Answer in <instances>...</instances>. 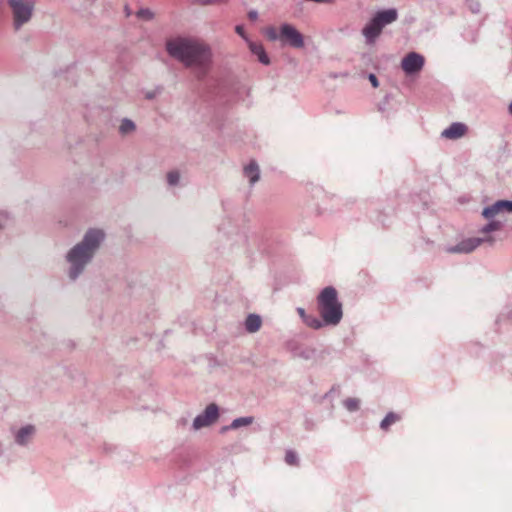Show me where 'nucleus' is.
Segmentation results:
<instances>
[{
  "label": "nucleus",
  "mask_w": 512,
  "mask_h": 512,
  "mask_svg": "<svg viewBox=\"0 0 512 512\" xmlns=\"http://www.w3.org/2000/svg\"><path fill=\"white\" fill-rule=\"evenodd\" d=\"M105 240V233L101 229L90 228L83 235L81 241L73 245L65 254L67 264L66 275L71 282H75L92 263Z\"/></svg>",
  "instance_id": "nucleus-1"
},
{
  "label": "nucleus",
  "mask_w": 512,
  "mask_h": 512,
  "mask_svg": "<svg viewBox=\"0 0 512 512\" xmlns=\"http://www.w3.org/2000/svg\"><path fill=\"white\" fill-rule=\"evenodd\" d=\"M167 53L187 67H196L204 74L209 67L212 53L209 46L186 38H174L166 42Z\"/></svg>",
  "instance_id": "nucleus-2"
},
{
  "label": "nucleus",
  "mask_w": 512,
  "mask_h": 512,
  "mask_svg": "<svg viewBox=\"0 0 512 512\" xmlns=\"http://www.w3.org/2000/svg\"><path fill=\"white\" fill-rule=\"evenodd\" d=\"M317 310L327 326H337L343 318V306L333 286L323 288L316 299Z\"/></svg>",
  "instance_id": "nucleus-3"
},
{
  "label": "nucleus",
  "mask_w": 512,
  "mask_h": 512,
  "mask_svg": "<svg viewBox=\"0 0 512 512\" xmlns=\"http://www.w3.org/2000/svg\"><path fill=\"white\" fill-rule=\"evenodd\" d=\"M7 4L12 13L13 28L18 31L31 20L34 2L33 0H7Z\"/></svg>",
  "instance_id": "nucleus-4"
},
{
  "label": "nucleus",
  "mask_w": 512,
  "mask_h": 512,
  "mask_svg": "<svg viewBox=\"0 0 512 512\" xmlns=\"http://www.w3.org/2000/svg\"><path fill=\"white\" fill-rule=\"evenodd\" d=\"M279 36L282 45H289L296 49H301L305 45L304 36L292 24H281L279 27Z\"/></svg>",
  "instance_id": "nucleus-5"
},
{
  "label": "nucleus",
  "mask_w": 512,
  "mask_h": 512,
  "mask_svg": "<svg viewBox=\"0 0 512 512\" xmlns=\"http://www.w3.org/2000/svg\"><path fill=\"white\" fill-rule=\"evenodd\" d=\"M219 417V408L215 403H211L206 406L205 410L197 415L193 420L192 428L199 430L201 428L210 426Z\"/></svg>",
  "instance_id": "nucleus-6"
},
{
  "label": "nucleus",
  "mask_w": 512,
  "mask_h": 512,
  "mask_svg": "<svg viewBox=\"0 0 512 512\" xmlns=\"http://www.w3.org/2000/svg\"><path fill=\"white\" fill-rule=\"evenodd\" d=\"M425 64V58L417 52H409L401 61V68L406 75L419 73Z\"/></svg>",
  "instance_id": "nucleus-7"
},
{
  "label": "nucleus",
  "mask_w": 512,
  "mask_h": 512,
  "mask_svg": "<svg viewBox=\"0 0 512 512\" xmlns=\"http://www.w3.org/2000/svg\"><path fill=\"white\" fill-rule=\"evenodd\" d=\"M493 238L490 236L485 237H472L468 239H464L459 242L455 246H451L447 248L449 253H470L475 250L478 246H480L484 242L493 243Z\"/></svg>",
  "instance_id": "nucleus-8"
},
{
  "label": "nucleus",
  "mask_w": 512,
  "mask_h": 512,
  "mask_svg": "<svg viewBox=\"0 0 512 512\" xmlns=\"http://www.w3.org/2000/svg\"><path fill=\"white\" fill-rule=\"evenodd\" d=\"M397 18V10L394 8H389L377 11L371 19L374 21V25L378 26L382 31L385 26L393 23L397 20Z\"/></svg>",
  "instance_id": "nucleus-9"
},
{
  "label": "nucleus",
  "mask_w": 512,
  "mask_h": 512,
  "mask_svg": "<svg viewBox=\"0 0 512 512\" xmlns=\"http://www.w3.org/2000/svg\"><path fill=\"white\" fill-rule=\"evenodd\" d=\"M397 18V10L394 8H389L377 11L371 19L374 21V25L378 26L382 31L385 26L393 23L397 20Z\"/></svg>",
  "instance_id": "nucleus-10"
},
{
  "label": "nucleus",
  "mask_w": 512,
  "mask_h": 512,
  "mask_svg": "<svg viewBox=\"0 0 512 512\" xmlns=\"http://www.w3.org/2000/svg\"><path fill=\"white\" fill-rule=\"evenodd\" d=\"M35 432V426L31 424L25 425L14 433V441L18 446H27L35 435Z\"/></svg>",
  "instance_id": "nucleus-11"
},
{
  "label": "nucleus",
  "mask_w": 512,
  "mask_h": 512,
  "mask_svg": "<svg viewBox=\"0 0 512 512\" xmlns=\"http://www.w3.org/2000/svg\"><path fill=\"white\" fill-rule=\"evenodd\" d=\"M381 32V29L378 26H375L374 21L370 19L362 29V35L365 38V43L367 45L374 44L377 38L380 36Z\"/></svg>",
  "instance_id": "nucleus-12"
},
{
  "label": "nucleus",
  "mask_w": 512,
  "mask_h": 512,
  "mask_svg": "<svg viewBox=\"0 0 512 512\" xmlns=\"http://www.w3.org/2000/svg\"><path fill=\"white\" fill-rule=\"evenodd\" d=\"M466 130L467 127L465 124L454 122L448 128L443 130L441 136L447 139H458L465 134Z\"/></svg>",
  "instance_id": "nucleus-13"
},
{
  "label": "nucleus",
  "mask_w": 512,
  "mask_h": 512,
  "mask_svg": "<svg viewBox=\"0 0 512 512\" xmlns=\"http://www.w3.org/2000/svg\"><path fill=\"white\" fill-rule=\"evenodd\" d=\"M248 47L250 49V52L257 57L258 61L261 64L267 66L271 63L270 58L264 46L261 43L248 41Z\"/></svg>",
  "instance_id": "nucleus-14"
},
{
  "label": "nucleus",
  "mask_w": 512,
  "mask_h": 512,
  "mask_svg": "<svg viewBox=\"0 0 512 512\" xmlns=\"http://www.w3.org/2000/svg\"><path fill=\"white\" fill-rule=\"evenodd\" d=\"M244 176L249 180L250 185H254L260 179V169L256 161L252 160L244 167Z\"/></svg>",
  "instance_id": "nucleus-15"
},
{
  "label": "nucleus",
  "mask_w": 512,
  "mask_h": 512,
  "mask_svg": "<svg viewBox=\"0 0 512 512\" xmlns=\"http://www.w3.org/2000/svg\"><path fill=\"white\" fill-rule=\"evenodd\" d=\"M291 352L295 357L302 358L304 360H310L314 357L316 349L312 347H302L298 344L291 346Z\"/></svg>",
  "instance_id": "nucleus-16"
},
{
  "label": "nucleus",
  "mask_w": 512,
  "mask_h": 512,
  "mask_svg": "<svg viewBox=\"0 0 512 512\" xmlns=\"http://www.w3.org/2000/svg\"><path fill=\"white\" fill-rule=\"evenodd\" d=\"M261 317L257 314H249L245 320V329L249 333L257 332L261 327Z\"/></svg>",
  "instance_id": "nucleus-17"
},
{
  "label": "nucleus",
  "mask_w": 512,
  "mask_h": 512,
  "mask_svg": "<svg viewBox=\"0 0 512 512\" xmlns=\"http://www.w3.org/2000/svg\"><path fill=\"white\" fill-rule=\"evenodd\" d=\"M303 323L307 327L314 329V330H320L323 327L327 326L325 324L324 320L322 319V317L318 318L317 316L312 315V314H307V316L303 320Z\"/></svg>",
  "instance_id": "nucleus-18"
},
{
  "label": "nucleus",
  "mask_w": 512,
  "mask_h": 512,
  "mask_svg": "<svg viewBox=\"0 0 512 512\" xmlns=\"http://www.w3.org/2000/svg\"><path fill=\"white\" fill-rule=\"evenodd\" d=\"M501 201L498 200L490 206H486L482 211V216L486 219H493L497 214L503 212Z\"/></svg>",
  "instance_id": "nucleus-19"
},
{
  "label": "nucleus",
  "mask_w": 512,
  "mask_h": 512,
  "mask_svg": "<svg viewBox=\"0 0 512 512\" xmlns=\"http://www.w3.org/2000/svg\"><path fill=\"white\" fill-rule=\"evenodd\" d=\"M136 130L135 123L129 118H123L119 126V133L121 135H127Z\"/></svg>",
  "instance_id": "nucleus-20"
},
{
  "label": "nucleus",
  "mask_w": 512,
  "mask_h": 512,
  "mask_svg": "<svg viewBox=\"0 0 512 512\" xmlns=\"http://www.w3.org/2000/svg\"><path fill=\"white\" fill-rule=\"evenodd\" d=\"M489 222L485 224L480 230V233L489 234L494 231H498L503 227V223L498 220L488 219Z\"/></svg>",
  "instance_id": "nucleus-21"
},
{
  "label": "nucleus",
  "mask_w": 512,
  "mask_h": 512,
  "mask_svg": "<svg viewBox=\"0 0 512 512\" xmlns=\"http://www.w3.org/2000/svg\"><path fill=\"white\" fill-rule=\"evenodd\" d=\"M400 417L394 412H389L386 414V416L383 418V420L380 422V428L382 430H388V428L394 424L395 422L399 421Z\"/></svg>",
  "instance_id": "nucleus-22"
},
{
  "label": "nucleus",
  "mask_w": 512,
  "mask_h": 512,
  "mask_svg": "<svg viewBox=\"0 0 512 512\" xmlns=\"http://www.w3.org/2000/svg\"><path fill=\"white\" fill-rule=\"evenodd\" d=\"M254 422V417L252 416H245V417H239L234 419L230 423L231 429H238L240 427L249 426Z\"/></svg>",
  "instance_id": "nucleus-23"
},
{
  "label": "nucleus",
  "mask_w": 512,
  "mask_h": 512,
  "mask_svg": "<svg viewBox=\"0 0 512 512\" xmlns=\"http://www.w3.org/2000/svg\"><path fill=\"white\" fill-rule=\"evenodd\" d=\"M343 406L349 411V412H355L360 407V400L357 398H347L343 401Z\"/></svg>",
  "instance_id": "nucleus-24"
},
{
  "label": "nucleus",
  "mask_w": 512,
  "mask_h": 512,
  "mask_svg": "<svg viewBox=\"0 0 512 512\" xmlns=\"http://www.w3.org/2000/svg\"><path fill=\"white\" fill-rule=\"evenodd\" d=\"M167 183L169 186H177L180 182V173L177 170H172L167 173Z\"/></svg>",
  "instance_id": "nucleus-25"
},
{
  "label": "nucleus",
  "mask_w": 512,
  "mask_h": 512,
  "mask_svg": "<svg viewBox=\"0 0 512 512\" xmlns=\"http://www.w3.org/2000/svg\"><path fill=\"white\" fill-rule=\"evenodd\" d=\"M136 16L138 19L150 21L154 18V13L149 8H140L136 12Z\"/></svg>",
  "instance_id": "nucleus-26"
},
{
  "label": "nucleus",
  "mask_w": 512,
  "mask_h": 512,
  "mask_svg": "<svg viewBox=\"0 0 512 512\" xmlns=\"http://www.w3.org/2000/svg\"><path fill=\"white\" fill-rule=\"evenodd\" d=\"M285 462L288 465L296 466L299 464V458L296 452L293 450H287L285 454Z\"/></svg>",
  "instance_id": "nucleus-27"
},
{
  "label": "nucleus",
  "mask_w": 512,
  "mask_h": 512,
  "mask_svg": "<svg viewBox=\"0 0 512 512\" xmlns=\"http://www.w3.org/2000/svg\"><path fill=\"white\" fill-rule=\"evenodd\" d=\"M265 35L266 37L268 38V40L270 41H277L279 40L280 41V36H279V32L276 30L275 27L273 26H269L265 29Z\"/></svg>",
  "instance_id": "nucleus-28"
},
{
  "label": "nucleus",
  "mask_w": 512,
  "mask_h": 512,
  "mask_svg": "<svg viewBox=\"0 0 512 512\" xmlns=\"http://www.w3.org/2000/svg\"><path fill=\"white\" fill-rule=\"evenodd\" d=\"M501 201V206H502V210L503 212L506 211V212H510L512 213V201L511 200H500Z\"/></svg>",
  "instance_id": "nucleus-29"
},
{
  "label": "nucleus",
  "mask_w": 512,
  "mask_h": 512,
  "mask_svg": "<svg viewBox=\"0 0 512 512\" xmlns=\"http://www.w3.org/2000/svg\"><path fill=\"white\" fill-rule=\"evenodd\" d=\"M235 31L236 33L241 36L244 40H246L247 42L249 41L246 34H245V30H244V27L242 25H237L236 28H235Z\"/></svg>",
  "instance_id": "nucleus-30"
},
{
  "label": "nucleus",
  "mask_w": 512,
  "mask_h": 512,
  "mask_svg": "<svg viewBox=\"0 0 512 512\" xmlns=\"http://www.w3.org/2000/svg\"><path fill=\"white\" fill-rule=\"evenodd\" d=\"M368 79H369V81H370L371 85H372L374 88H377V87L379 86V81H378V79H377V77H376V75H375V74L370 73V74L368 75Z\"/></svg>",
  "instance_id": "nucleus-31"
},
{
  "label": "nucleus",
  "mask_w": 512,
  "mask_h": 512,
  "mask_svg": "<svg viewBox=\"0 0 512 512\" xmlns=\"http://www.w3.org/2000/svg\"><path fill=\"white\" fill-rule=\"evenodd\" d=\"M160 91H161L160 88H157L156 90H153V91H148L146 93L145 97L148 100L154 99L160 93Z\"/></svg>",
  "instance_id": "nucleus-32"
},
{
  "label": "nucleus",
  "mask_w": 512,
  "mask_h": 512,
  "mask_svg": "<svg viewBox=\"0 0 512 512\" xmlns=\"http://www.w3.org/2000/svg\"><path fill=\"white\" fill-rule=\"evenodd\" d=\"M7 221V215L0 211V229H2Z\"/></svg>",
  "instance_id": "nucleus-33"
},
{
  "label": "nucleus",
  "mask_w": 512,
  "mask_h": 512,
  "mask_svg": "<svg viewBox=\"0 0 512 512\" xmlns=\"http://www.w3.org/2000/svg\"><path fill=\"white\" fill-rule=\"evenodd\" d=\"M296 311H297L298 315L300 316L301 320L303 321L305 319V317L307 316L305 309L302 307H298L296 309Z\"/></svg>",
  "instance_id": "nucleus-34"
},
{
  "label": "nucleus",
  "mask_w": 512,
  "mask_h": 512,
  "mask_svg": "<svg viewBox=\"0 0 512 512\" xmlns=\"http://www.w3.org/2000/svg\"><path fill=\"white\" fill-rule=\"evenodd\" d=\"M248 18L252 21L257 20L258 18V12L256 10H250L248 12Z\"/></svg>",
  "instance_id": "nucleus-35"
},
{
  "label": "nucleus",
  "mask_w": 512,
  "mask_h": 512,
  "mask_svg": "<svg viewBox=\"0 0 512 512\" xmlns=\"http://www.w3.org/2000/svg\"><path fill=\"white\" fill-rule=\"evenodd\" d=\"M124 13L126 17H130L132 15V10L128 5L124 6Z\"/></svg>",
  "instance_id": "nucleus-36"
},
{
  "label": "nucleus",
  "mask_w": 512,
  "mask_h": 512,
  "mask_svg": "<svg viewBox=\"0 0 512 512\" xmlns=\"http://www.w3.org/2000/svg\"><path fill=\"white\" fill-rule=\"evenodd\" d=\"M228 430H232V429H231V427H230V425H228V426H223V427L221 428L220 432H221V433H225V432H226V431H228Z\"/></svg>",
  "instance_id": "nucleus-37"
},
{
  "label": "nucleus",
  "mask_w": 512,
  "mask_h": 512,
  "mask_svg": "<svg viewBox=\"0 0 512 512\" xmlns=\"http://www.w3.org/2000/svg\"><path fill=\"white\" fill-rule=\"evenodd\" d=\"M4 453V445L3 443L0 441V456L3 455Z\"/></svg>",
  "instance_id": "nucleus-38"
},
{
  "label": "nucleus",
  "mask_w": 512,
  "mask_h": 512,
  "mask_svg": "<svg viewBox=\"0 0 512 512\" xmlns=\"http://www.w3.org/2000/svg\"><path fill=\"white\" fill-rule=\"evenodd\" d=\"M509 113L512 115V102L509 105Z\"/></svg>",
  "instance_id": "nucleus-39"
},
{
  "label": "nucleus",
  "mask_w": 512,
  "mask_h": 512,
  "mask_svg": "<svg viewBox=\"0 0 512 512\" xmlns=\"http://www.w3.org/2000/svg\"><path fill=\"white\" fill-rule=\"evenodd\" d=\"M92 2H94L95 0H91Z\"/></svg>",
  "instance_id": "nucleus-40"
}]
</instances>
